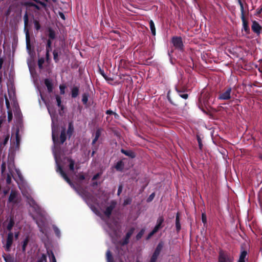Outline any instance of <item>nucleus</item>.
<instances>
[{
  "instance_id": "nucleus-47",
  "label": "nucleus",
  "mask_w": 262,
  "mask_h": 262,
  "mask_svg": "<svg viewBox=\"0 0 262 262\" xmlns=\"http://www.w3.org/2000/svg\"><path fill=\"white\" fill-rule=\"evenodd\" d=\"M47 262V256L45 254H42L40 257H39L37 262Z\"/></svg>"
},
{
  "instance_id": "nucleus-48",
  "label": "nucleus",
  "mask_w": 262,
  "mask_h": 262,
  "mask_svg": "<svg viewBox=\"0 0 262 262\" xmlns=\"http://www.w3.org/2000/svg\"><path fill=\"white\" fill-rule=\"evenodd\" d=\"M196 139H197V141H198V144H199V148H200V149L202 150V148H203V143L202 142L201 138V137H200V136L199 135H197L196 136Z\"/></svg>"
},
{
  "instance_id": "nucleus-45",
  "label": "nucleus",
  "mask_w": 262,
  "mask_h": 262,
  "mask_svg": "<svg viewBox=\"0 0 262 262\" xmlns=\"http://www.w3.org/2000/svg\"><path fill=\"white\" fill-rule=\"evenodd\" d=\"M99 71H100V73L101 74V75L104 77V78L106 81H112L113 80V78L108 77L106 76V75L104 73V72L103 70L100 69Z\"/></svg>"
},
{
  "instance_id": "nucleus-3",
  "label": "nucleus",
  "mask_w": 262,
  "mask_h": 262,
  "mask_svg": "<svg viewBox=\"0 0 262 262\" xmlns=\"http://www.w3.org/2000/svg\"><path fill=\"white\" fill-rule=\"evenodd\" d=\"M203 100L205 106H209L211 102H213L214 98L212 97V94L207 90L204 89L201 93L200 100Z\"/></svg>"
},
{
  "instance_id": "nucleus-19",
  "label": "nucleus",
  "mask_w": 262,
  "mask_h": 262,
  "mask_svg": "<svg viewBox=\"0 0 262 262\" xmlns=\"http://www.w3.org/2000/svg\"><path fill=\"white\" fill-rule=\"evenodd\" d=\"M243 23V30H244L247 33L250 32V28L248 26V22L246 20L245 17H241Z\"/></svg>"
},
{
  "instance_id": "nucleus-58",
  "label": "nucleus",
  "mask_w": 262,
  "mask_h": 262,
  "mask_svg": "<svg viewBox=\"0 0 262 262\" xmlns=\"http://www.w3.org/2000/svg\"><path fill=\"white\" fill-rule=\"evenodd\" d=\"M156 233H157V232L153 229L147 236L146 238V240L150 239Z\"/></svg>"
},
{
  "instance_id": "nucleus-14",
  "label": "nucleus",
  "mask_w": 262,
  "mask_h": 262,
  "mask_svg": "<svg viewBox=\"0 0 262 262\" xmlns=\"http://www.w3.org/2000/svg\"><path fill=\"white\" fill-rule=\"evenodd\" d=\"M247 254V251L244 249L243 246H242L241 254L238 262H246L245 259Z\"/></svg>"
},
{
  "instance_id": "nucleus-22",
  "label": "nucleus",
  "mask_w": 262,
  "mask_h": 262,
  "mask_svg": "<svg viewBox=\"0 0 262 262\" xmlns=\"http://www.w3.org/2000/svg\"><path fill=\"white\" fill-rule=\"evenodd\" d=\"M45 84L47 88V90L49 93H51L53 91V83L51 80L49 79H45L44 81Z\"/></svg>"
},
{
  "instance_id": "nucleus-41",
  "label": "nucleus",
  "mask_w": 262,
  "mask_h": 262,
  "mask_svg": "<svg viewBox=\"0 0 262 262\" xmlns=\"http://www.w3.org/2000/svg\"><path fill=\"white\" fill-rule=\"evenodd\" d=\"M6 169V164L5 161H3L2 163L1 164V174L2 176H4V173Z\"/></svg>"
},
{
  "instance_id": "nucleus-9",
  "label": "nucleus",
  "mask_w": 262,
  "mask_h": 262,
  "mask_svg": "<svg viewBox=\"0 0 262 262\" xmlns=\"http://www.w3.org/2000/svg\"><path fill=\"white\" fill-rule=\"evenodd\" d=\"M116 205L117 202L115 201L112 200L111 201L110 205L106 208L104 212V214L108 218L110 217L112 211L116 207Z\"/></svg>"
},
{
  "instance_id": "nucleus-62",
  "label": "nucleus",
  "mask_w": 262,
  "mask_h": 262,
  "mask_svg": "<svg viewBox=\"0 0 262 262\" xmlns=\"http://www.w3.org/2000/svg\"><path fill=\"white\" fill-rule=\"evenodd\" d=\"M179 96L184 99H187L188 98V94L186 93L179 95Z\"/></svg>"
},
{
  "instance_id": "nucleus-5",
  "label": "nucleus",
  "mask_w": 262,
  "mask_h": 262,
  "mask_svg": "<svg viewBox=\"0 0 262 262\" xmlns=\"http://www.w3.org/2000/svg\"><path fill=\"white\" fill-rule=\"evenodd\" d=\"M232 89L230 87L225 88L222 92H220L218 96V99L221 100H228L231 96Z\"/></svg>"
},
{
  "instance_id": "nucleus-38",
  "label": "nucleus",
  "mask_w": 262,
  "mask_h": 262,
  "mask_svg": "<svg viewBox=\"0 0 262 262\" xmlns=\"http://www.w3.org/2000/svg\"><path fill=\"white\" fill-rule=\"evenodd\" d=\"M48 253L50 257V262H57L55 256L52 251H50V252L48 251Z\"/></svg>"
},
{
  "instance_id": "nucleus-43",
  "label": "nucleus",
  "mask_w": 262,
  "mask_h": 262,
  "mask_svg": "<svg viewBox=\"0 0 262 262\" xmlns=\"http://www.w3.org/2000/svg\"><path fill=\"white\" fill-rule=\"evenodd\" d=\"M145 230L144 229H142L140 232L137 234L136 236V239L137 241H139L140 239L143 236Z\"/></svg>"
},
{
  "instance_id": "nucleus-32",
  "label": "nucleus",
  "mask_w": 262,
  "mask_h": 262,
  "mask_svg": "<svg viewBox=\"0 0 262 262\" xmlns=\"http://www.w3.org/2000/svg\"><path fill=\"white\" fill-rule=\"evenodd\" d=\"M56 100L57 102V105L58 107H60L61 110H63L64 109L63 105H61V99L60 96L58 95L55 96Z\"/></svg>"
},
{
  "instance_id": "nucleus-12",
  "label": "nucleus",
  "mask_w": 262,
  "mask_h": 262,
  "mask_svg": "<svg viewBox=\"0 0 262 262\" xmlns=\"http://www.w3.org/2000/svg\"><path fill=\"white\" fill-rule=\"evenodd\" d=\"M251 29L253 32L254 33L259 34L262 29V27L257 22L256 20L252 21V25Z\"/></svg>"
},
{
  "instance_id": "nucleus-8",
  "label": "nucleus",
  "mask_w": 262,
  "mask_h": 262,
  "mask_svg": "<svg viewBox=\"0 0 262 262\" xmlns=\"http://www.w3.org/2000/svg\"><path fill=\"white\" fill-rule=\"evenodd\" d=\"M13 233L10 232L8 235L6 239V244L4 246L5 250L7 252H9L11 250V247L13 242Z\"/></svg>"
},
{
  "instance_id": "nucleus-54",
  "label": "nucleus",
  "mask_w": 262,
  "mask_h": 262,
  "mask_svg": "<svg viewBox=\"0 0 262 262\" xmlns=\"http://www.w3.org/2000/svg\"><path fill=\"white\" fill-rule=\"evenodd\" d=\"M5 103H6L7 108L9 110L10 108V104L9 101L6 95H5Z\"/></svg>"
},
{
  "instance_id": "nucleus-13",
  "label": "nucleus",
  "mask_w": 262,
  "mask_h": 262,
  "mask_svg": "<svg viewBox=\"0 0 262 262\" xmlns=\"http://www.w3.org/2000/svg\"><path fill=\"white\" fill-rule=\"evenodd\" d=\"M27 201L30 206L36 211L40 209L39 205L32 197H27Z\"/></svg>"
},
{
  "instance_id": "nucleus-42",
  "label": "nucleus",
  "mask_w": 262,
  "mask_h": 262,
  "mask_svg": "<svg viewBox=\"0 0 262 262\" xmlns=\"http://www.w3.org/2000/svg\"><path fill=\"white\" fill-rule=\"evenodd\" d=\"M19 129H17L15 133V138H16V145L19 146L20 141V138L19 135Z\"/></svg>"
},
{
  "instance_id": "nucleus-60",
  "label": "nucleus",
  "mask_w": 262,
  "mask_h": 262,
  "mask_svg": "<svg viewBox=\"0 0 262 262\" xmlns=\"http://www.w3.org/2000/svg\"><path fill=\"white\" fill-rule=\"evenodd\" d=\"M34 3L31 2H26L22 4V5L25 6L32 7L34 6Z\"/></svg>"
},
{
  "instance_id": "nucleus-39",
  "label": "nucleus",
  "mask_w": 262,
  "mask_h": 262,
  "mask_svg": "<svg viewBox=\"0 0 262 262\" xmlns=\"http://www.w3.org/2000/svg\"><path fill=\"white\" fill-rule=\"evenodd\" d=\"M33 23L34 24L35 28L37 31H38L40 29L41 26L38 20L36 19H33Z\"/></svg>"
},
{
  "instance_id": "nucleus-49",
  "label": "nucleus",
  "mask_w": 262,
  "mask_h": 262,
  "mask_svg": "<svg viewBox=\"0 0 262 262\" xmlns=\"http://www.w3.org/2000/svg\"><path fill=\"white\" fill-rule=\"evenodd\" d=\"M132 199L130 198H128L124 200L123 205L125 206L127 205H129L132 203Z\"/></svg>"
},
{
  "instance_id": "nucleus-64",
  "label": "nucleus",
  "mask_w": 262,
  "mask_h": 262,
  "mask_svg": "<svg viewBox=\"0 0 262 262\" xmlns=\"http://www.w3.org/2000/svg\"><path fill=\"white\" fill-rule=\"evenodd\" d=\"M123 186L122 185H120L118 187V191H117V195H119L122 191Z\"/></svg>"
},
{
  "instance_id": "nucleus-30",
  "label": "nucleus",
  "mask_w": 262,
  "mask_h": 262,
  "mask_svg": "<svg viewBox=\"0 0 262 262\" xmlns=\"http://www.w3.org/2000/svg\"><path fill=\"white\" fill-rule=\"evenodd\" d=\"M238 3L240 6V10L241 12V17H245V11L244 9V4L242 2V0H237Z\"/></svg>"
},
{
  "instance_id": "nucleus-29",
  "label": "nucleus",
  "mask_w": 262,
  "mask_h": 262,
  "mask_svg": "<svg viewBox=\"0 0 262 262\" xmlns=\"http://www.w3.org/2000/svg\"><path fill=\"white\" fill-rule=\"evenodd\" d=\"M89 96L90 95L89 93H84L82 94V102L84 105L87 104Z\"/></svg>"
},
{
  "instance_id": "nucleus-25",
  "label": "nucleus",
  "mask_w": 262,
  "mask_h": 262,
  "mask_svg": "<svg viewBox=\"0 0 262 262\" xmlns=\"http://www.w3.org/2000/svg\"><path fill=\"white\" fill-rule=\"evenodd\" d=\"M101 135V130L99 129L96 130L95 134V138L93 139L92 144L94 145Z\"/></svg>"
},
{
  "instance_id": "nucleus-55",
  "label": "nucleus",
  "mask_w": 262,
  "mask_h": 262,
  "mask_svg": "<svg viewBox=\"0 0 262 262\" xmlns=\"http://www.w3.org/2000/svg\"><path fill=\"white\" fill-rule=\"evenodd\" d=\"M65 89H66V86L64 85H60L59 89H60V94L64 95L65 94Z\"/></svg>"
},
{
  "instance_id": "nucleus-53",
  "label": "nucleus",
  "mask_w": 262,
  "mask_h": 262,
  "mask_svg": "<svg viewBox=\"0 0 262 262\" xmlns=\"http://www.w3.org/2000/svg\"><path fill=\"white\" fill-rule=\"evenodd\" d=\"M35 2H36L37 4H40L43 8L45 9H46L47 8V4L45 2H42L39 0H33Z\"/></svg>"
},
{
  "instance_id": "nucleus-57",
  "label": "nucleus",
  "mask_w": 262,
  "mask_h": 262,
  "mask_svg": "<svg viewBox=\"0 0 262 262\" xmlns=\"http://www.w3.org/2000/svg\"><path fill=\"white\" fill-rule=\"evenodd\" d=\"M13 118V114L11 111H9L8 112V121L9 122L11 121Z\"/></svg>"
},
{
  "instance_id": "nucleus-56",
  "label": "nucleus",
  "mask_w": 262,
  "mask_h": 262,
  "mask_svg": "<svg viewBox=\"0 0 262 262\" xmlns=\"http://www.w3.org/2000/svg\"><path fill=\"white\" fill-rule=\"evenodd\" d=\"M53 229L57 236L59 237L60 235V232L59 229L56 226L53 227Z\"/></svg>"
},
{
  "instance_id": "nucleus-31",
  "label": "nucleus",
  "mask_w": 262,
  "mask_h": 262,
  "mask_svg": "<svg viewBox=\"0 0 262 262\" xmlns=\"http://www.w3.org/2000/svg\"><path fill=\"white\" fill-rule=\"evenodd\" d=\"M149 27L152 35L155 36L156 34V28L155 24L152 20H150L149 22Z\"/></svg>"
},
{
  "instance_id": "nucleus-18",
  "label": "nucleus",
  "mask_w": 262,
  "mask_h": 262,
  "mask_svg": "<svg viewBox=\"0 0 262 262\" xmlns=\"http://www.w3.org/2000/svg\"><path fill=\"white\" fill-rule=\"evenodd\" d=\"M180 214L179 212H178L176 214V231L177 233H179L181 229V225L180 224Z\"/></svg>"
},
{
  "instance_id": "nucleus-61",
  "label": "nucleus",
  "mask_w": 262,
  "mask_h": 262,
  "mask_svg": "<svg viewBox=\"0 0 262 262\" xmlns=\"http://www.w3.org/2000/svg\"><path fill=\"white\" fill-rule=\"evenodd\" d=\"M6 183L7 184H10L11 183V176L9 173L7 174Z\"/></svg>"
},
{
  "instance_id": "nucleus-7",
  "label": "nucleus",
  "mask_w": 262,
  "mask_h": 262,
  "mask_svg": "<svg viewBox=\"0 0 262 262\" xmlns=\"http://www.w3.org/2000/svg\"><path fill=\"white\" fill-rule=\"evenodd\" d=\"M171 42L176 49L183 51L184 45L182 37L180 36H173L171 39Z\"/></svg>"
},
{
  "instance_id": "nucleus-27",
  "label": "nucleus",
  "mask_w": 262,
  "mask_h": 262,
  "mask_svg": "<svg viewBox=\"0 0 262 262\" xmlns=\"http://www.w3.org/2000/svg\"><path fill=\"white\" fill-rule=\"evenodd\" d=\"M3 257L5 262H14V257L10 254L6 255L5 254L3 255Z\"/></svg>"
},
{
  "instance_id": "nucleus-46",
  "label": "nucleus",
  "mask_w": 262,
  "mask_h": 262,
  "mask_svg": "<svg viewBox=\"0 0 262 262\" xmlns=\"http://www.w3.org/2000/svg\"><path fill=\"white\" fill-rule=\"evenodd\" d=\"M15 117L17 119H20L22 117V114L20 112V110L19 109L16 110L15 113H14Z\"/></svg>"
},
{
  "instance_id": "nucleus-10",
  "label": "nucleus",
  "mask_w": 262,
  "mask_h": 262,
  "mask_svg": "<svg viewBox=\"0 0 262 262\" xmlns=\"http://www.w3.org/2000/svg\"><path fill=\"white\" fill-rule=\"evenodd\" d=\"M135 230V229L134 227H132L129 229V230L126 233L124 238L121 243V245L122 246L126 245L128 244L129 238L134 232Z\"/></svg>"
},
{
  "instance_id": "nucleus-44",
  "label": "nucleus",
  "mask_w": 262,
  "mask_h": 262,
  "mask_svg": "<svg viewBox=\"0 0 262 262\" xmlns=\"http://www.w3.org/2000/svg\"><path fill=\"white\" fill-rule=\"evenodd\" d=\"M51 45L52 41L50 39H48L46 49L47 52H50L51 51Z\"/></svg>"
},
{
  "instance_id": "nucleus-34",
  "label": "nucleus",
  "mask_w": 262,
  "mask_h": 262,
  "mask_svg": "<svg viewBox=\"0 0 262 262\" xmlns=\"http://www.w3.org/2000/svg\"><path fill=\"white\" fill-rule=\"evenodd\" d=\"M63 179L64 180L71 186L73 188L75 187L74 184H73V183L72 182L71 180H70V179L68 177L67 174L66 173H64L63 175H62L61 176Z\"/></svg>"
},
{
  "instance_id": "nucleus-35",
  "label": "nucleus",
  "mask_w": 262,
  "mask_h": 262,
  "mask_svg": "<svg viewBox=\"0 0 262 262\" xmlns=\"http://www.w3.org/2000/svg\"><path fill=\"white\" fill-rule=\"evenodd\" d=\"M68 161L69 162V167L70 170L71 171H74V170L75 161L73 159H72L71 158H69L68 159Z\"/></svg>"
},
{
  "instance_id": "nucleus-4",
  "label": "nucleus",
  "mask_w": 262,
  "mask_h": 262,
  "mask_svg": "<svg viewBox=\"0 0 262 262\" xmlns=\"http://www.w3.org/2000/svg\"><path fill=\"white\" fill-rule=\"evenodd\" d=\"M20 201V198L18 192L16 190H12L10 192V194L7 201V204H12L13 207H14L19 204Z\"/></svg>"
},
{
  "instance_id": "nucleus-40",
  "label": "nucleus",
  "mask_w": 262,
  "mask_h": 262,
  "mask_svg": "<svg viewBox=\"0 0 262 262\" xmlns=\"http://www.w3.org/2000/svg\"><path fill=\"white\" fill-rule=\"evenodd\" d=\"M163 244L162 243H159L158 244V245H157V247L156 248V249L155 250V253H158L159 254H160L161 250H162V249L163 248Z\"/></svg>"
},
{
  "instance_id": "nucleus-63",
  "label": "nucleus",
  "mask_w": 262,
  "mask_h": 262,
  "mask_svg": "<svg viewBox=\"0 0 262 262\" xmlns=\"http://www.w3.org/2000/svg\"><path fill=\"white\" fill-rule=\"evenodd\" d=\"M155 196V193H151V194L149 196V197L148 198V199H147V201H148V202H150V201H151L154 199V198Z\"/></svg>"
},
{
  "instance_id": "nucleus-50",
  "label": "nucleus",
  "mask_w": 262,
  "mask_h": 262,
  "mask_svg": "<svg viewBox=\"0 0 262 262\" xmlns=\"http://www.w3.org/2000/svg\"><path fill=\"white\" fill-rule=\"evenodd\" d=\"M56 171L57 172H59L61 176L63 175L64 173H66V172L63 171L62 167L59 164H57V169Z\"/></svg>"
},
{
  "instance_id": "nucleus-6",
  "label": "nucleus",
  "mask_w": 262,
  "mask_h": 262,
  "mask_svg": "<svg viewBox=\"0 0 262 262\" xmlns=\"http://www.w3.org/2000/svg\"><path fill=\"white\" fill-rule=\"evenodd\" d=\"M233 258L229 253L220 250L219 253L218 262H232Z\"/></svg>"
},
{
  "instance_id": "nucleus-28",
  "label": "nucleus",
  "mask_w": 262,
  "mask_h": 262,
  "mask_svg": "<svg viewBox=\"0 0 262 262\" xmlns=\"http://www.w3.org/2000/svg\"><path fill=\"white\" fill-rule=\"evenodd\" d=\"M14 221L13 217H10L9 223L7 226V229L9 231H11L14 225Z\"/></svg>"
},
{
  "instance_id": "nucleus-37",
  "label": "nucleus",
  "mask_w": 262,
  "mask_h": 262,
  "mask_svg": "<svg viewBox=\"0 0 262 262\" xmlns=\"http://www.w3.org/2000/svg\"><path fill=\"white\" fill-rule=\"evenodd\" d=\"M75 191L77 192V193L82 197H83L85 195V193L86 191L82 188L78 189L75 187L74 188Z\"/></svg>"
},
{
  "instance_id": "nucleus-17",
  "label": "nucleus",
  "mask_w": 262,
  "mask_h": 262,
  "mask_svg": "<svg viewBox=\"0 0 262 262\" xmlns=\"http://www.w3.org/2000/svg\"><path fill=\"white\" fill-rule=\"evenodd\" d=\"M175 90L178 93L179 95L187 93L188 91V89L186 86L183 85L176 86Z\"/></svg>"
},
{
  "instance_id": "nucleus-51",
  "label": "nucleus",
  "mask_w": 262,
  "mask_h": 262,
  "mask_svg": "<svg viewBox=\"0 0 262 262\" xmlns=\"http://www.w3.org/2000/svg\"><path fill=\"white\" fill-rule=\"evenodd\" d=\"M45 62V60L43 58H40L38 60V66L39 69L42 68V64Z\"/></svg>"
},
{
  "instance_id": "nucleus-24",
  "label": "nucleus",
  "mask_w": 262,
  "mask_h": 262,
  "mask_svg": "<svg viewBox=\"0 0 262 262\" xmlns=\"http://www.w3.org/2000/svg\"><path fill=\"white\" fill-rule=\"evenodd\" d=\"M124 164L122 160L119 161L116 164L115 168L117 171H122L124 168Z\"/></svg>"
},
{
  "instance_id": "nucleus-11",
  "label": "nucleus",
  "mask_w": 262,
  "mask_h": 262,
  "mask_svg": "<svg viewBox=\"0 0 262 262\" xmlns=\"http://www.w3.org/2000/svg\"><path fill=\"white\" fill-rule=\"evenodd\" d=\"M164 222V218L163 216H159L157 220L156 225L153 229L157 232L160 229L163 227V223Z\"/></svg>"
},
{
  "instance_id": "nucleus-33",
  "label": "nucleus",
  "mask_w": 262,
  "mask_h": 262,
  "mask_svg": "<svg viewBox=\"0 0 262 262\" xmlns=\"http://www.w3.org/2000/svg\"><path fill=\"white\" fill-rule=\"evenodd\" d=\"M48 31H49L48 36H49V38L48 39H50L51 40L55 39V37H56L55 31L51 28H49Z\"/></svg>"
},
{
  "instance_id": "nucleus-26",
  "label": "nucleus",
  "mask_w": 262,
  "mask_h": 262,
  "mask_svg": "<svg viewBox=\"0 0 262 262\" xmlns=\"http://www.w3.org/2000/svg\"><path fill=\"white\" fill-rule=\"evenodd\" d=\"M107 262H114V258L110 250H108L106 253Z\"/></svg>"
},
{
  "instance_id": "nucleus-15",
  "label": "nucleus",
  "mask_w": 262,
  "mask_h": 262,
  "mask_svg": "<svg viewBox=\"0 0 262 262\" xmlns=\"http://www.w3.org/2000/svg\"><path fill=\"white\" fill-rule=\"evenodd\" d=\"M120 151L125 156L132 159L135 158L136 156L135 152L131 150H125L123 148H121Z\"/></svg>"
},
{
  "instance_id": "nucleus-23",
  "label": "nucleus",
  "mask_w": 262,
  "mask_h": 262,
  "mask_svg": "<svg viewBox=\"0 0 262 262\" xmlns=\"http://www.w3.org/2000/svg\"><path fill=\"white\" fill-rule=\"evenodd\" d=\"M29 237L27 236L25 237V238L21 243V250L23 253L26 252V247L27 246L29 243Z\"/></svg>"
},
{
  "instance_id": "nucleus-16",
  "label": "nucleus",
  "mask_w": 262,
  "mask_h": 262,
  "mask_svg": "<svg viewBox=\"0 0 262 262\" xmlns=\"http://www.w3.org/2000/svg\"><path fill=\"white\" fill-rule=\"evenodd\" d=\"M61 54V50L59 48H56L53 52V59L56 63H58L59 61L58 58L59 55Z\"/></svg>"
},
{
  "instance_id": "nucleus-52",
  "label": "nucleus",
  "mask_w": 262,
  "mask_h": 262,
  "mask_svg": "<svg viewBox=\"0 0 262 262\" xmlns=\"http://www.w3.org/2000/svg\"><path fill=\"white\" fill-rule=\"evenodd\" d=\"M167 99L168 100V101L171 104H172L173 105H174V106H178V104L177 103H175L172 100L171 98L170 97V95H169V92L167 94Z\"/></svg>"
},
{
  "instance_id": "nucleus-2",
  "label": "nucleus",
  "mask_w": 262,
  "mask_h": 262,
  "mask_svg": "<svg viewBox=\"0 0 262 262\" xmlns=\"http://www.w3.org/2000/svg\"><path fill=\"white\" fill-rule=\"evenodd\" d=\"M24 31L26 35V47L28 50L31 48L30 45V36L29 34V29L27 28L29 25V16L27 11L25 12L24 16Z\"/></svg>"
},
{
  "instance_id": "nucleus-36",
  "label": "nucleus",
  "mask_w": 262,
  "mask_h": 262,
  "mask_svg": "<svg viewBox=\"0 0 262 262\" xmlns=\"http://www.w3.org/2000/svg\"><path fill=\"white\" fill-rule=\"evenodd\" d=\"M10 136L9 134H7L4 135V140L1 142V144L4 145V146L8 143V141L9 140Z\"/></svg>"
},
{
  "instance_id": "nucleus-1",
  "label": "nucleus",
  "mask_w": 262,
  "mask_h": 262,
  "mask_svg": "<svg viewBox=\"0 0 262 262\" xmlns=\"http://www.w3.org/2000/svg\"><path fill=\"white\" fill-rule=\"evenodd\" d=\"M52 137L53 142L55 144H57L58 143L62 144L67 139L66 129L64 127H62L61 128L59 141L58 138L57 127L55 126L53 120L52 123Z\"/></svg>"
},
{
  "instance_id": "nucleus-59",
  "label": "nucleus",
  "mask_w": 262,
  "mask_h": 262,
  "mask_svg": "<svg viewBox=\"0 0 262 262\" xmlns=\"http://www.w3.org/2000/svg\"><path fill=\"white\" fill-rule=\"evenodd\" d=\"M202 221L204 224H205L207 223V217L205 213H202Z\"/></svg>"
},
{
  "instance_id": "nucleus-21",
  "label": "nucleus",
  "mask_w": 262,
  "mask_h": 262,
  "mask_svg": "<svg viewBox=\"0 0 262 262\" xmlns=\"http://www.w3.org/2000/svg\"><path fill=\"white\" fill-rule=\"evenodd\" d=\"M79 93V87L78 86H74L71 89V97L72 98H76Z\"/></svg>"
},
{
  "instance_id": "nucleus-20",
  "label": "nucleus",
  "mask_w": 262,
  "mask_h": 262,
  "mask_svg": "<svg viewBox=\"0 0 262 262\" xmlns=\"http://www.w3.org/2000/svg\"><path fill=\"white\" fill-rule=\"evenodd\" d=\"M74 130V128L73 126V124L72 122H69L68 124V128L67 131V134L68 137V138L70 139L72 137L73 132Z\"/></svg>"
}]
</instances>
